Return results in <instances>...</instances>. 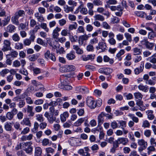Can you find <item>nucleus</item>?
Instances as JSON below:
<instances>
[{
    "instance_id": "f257e3e1",
    "label": "nucleus",
    "mask_w": 156,
    "mask_h": 156,
    "mask_svg": "<svg viewBox=\"0 0 156 156\" xmlns=\"http://www.w3.org/2000/svg\"><path fill=\"white\" fill-rule=\"evenodd\" d=\"M69 76L68 75H63L61 76L60 79L61 83L58 85L60 88L68 90L72 89V87L67 85V82L66 80L67 78L69 77Z\"/></svg>"
},
{
    "instance_id": "f03ea898",
    "label": "nucleus",
    "mask_w": 156,
    "mask_h": 156,
    "mask_svg": "<svg viewBox=\"0 0 156 156\" xmlns=\"http://www.w3.org/2000/svg\"><path fill=\"white\" fill-rule=\"evenodd\" d=\"M116 143L113 144L114 147L115 148L119 147V144H122L123 145H125L129 142V140L127 138L124 137L119 138L116 141Z\"/></svg>"
},
{
    "instance_id": "7ed1b4c3",
    "label": "nucleus",
    "mask_w": 156,
    "mask_h": 156,
    "mask_svg": "<svg viewBox=\"0 0 156 156\" xmlns=\"http://www.w3.org/2000/svg\"><path fill=\"white\" fill-rule=\"evenodd\" d=\"M69 143L72 146H80L82 145V141L78 138L71 137L68 141Z\"/></svg>"
},
{
    "instance_id": "20e7f679",
    "label": "nucleus",
    "mask_w": 156,
    "mask_h": 156,
    "mask_svg": "<svg viewBox=\"0 0 156 156\" xmlns=\"http://www.w3.org/2000/svg\"><path fill=\"white\" fill-rule=\"evenodd\" d=\"M141 42L143 45L148 50H152L154 48V43L149 42L147 39H143Z\"/></svg>"
},
{
    "instance_id": "39448f33",
    "label": "nucleus",
    "mask_w": 156,
    "mask_h": 156,
    "mask_svg": "<svg viewBox=\"0 0 156 156\" xmlns=\"http://www.w3.org/2000/svg\"><path fill=\"white\" fill-rule=\"evenodd\" d=\"M87 105L91 109H94L97 106V103L92 97H87L86 100Z\"/></svg>"
},
{
    "instance_id": "423d86ee",
    "label": "nucleus",
    "mask_w": 156,
    "mask_h": 156,
    "mask_svg": "<svg viewBox=\"0 0 156 156\" xmlns=\"http://www.w3.org/2000/svg\"><path fill=\"white\" fill-rule=\"evenodd\" d=\"M90 151L88 147H84V149L81 148L77 151L78 154L82 156H90V154L89 152Z\"/></svg>"
},
{
    "instance_id": "0eeeda50",
    "label": "nucleus",
    "mask_w": 156,
    "mask_h": 156,
    "mask_svg": "<svg viewBox=\"0 0 156 156\" xmlns=\"http://www.w3.org/2000/svg\"><path fill=\"white\" fill-rule=\"evenodd\" d=\"M3 46L2 50L4 52L10 50L11 48L10 46L11 43L10 41L8 40H5L3 41Z\"/></svg>"
},
{
    "instance_id": "6e6552de",
    "label": "nucleus",
    "mask_w": 156,
    "mask_h": 156,
    "mask_svg": "<svg viewBox=\"0 0 156 156\" xmlns=\"http://www.w3.org/2000/svg\"><path fill=\"white\" fill-rule=\"evenodd\" d=\"M32 143L31 142H28L24 144L25 151L27 154H31L33 151V147L31 146Z\"/></svg>"
},
{
    "instance_id": "1a4fd4ad",
    "label": "nucleus",
    "mask_w": 156,
    "mask_h": 156,
    "mask_svg": "<svg viewBox=\"0 0 156 156\" xmlns=\"http://www.w3.org/2000/svg\"><path fill=\"white\" fill-rule=\"evenodd\" d=\"M44 116L47 119L50 123L52 124L56 120V118L54 117L53 114L52 113L49 114L48 112H45Z\"/></svg>"
},
{
    "instance_id": "9d476101",
    "label": "nucleus",
    "mask_w": 156,
    "mask_h": 156,
    "mask_svg": "<svg viewBox=\"0 0 156 156\" xmlns=\"http://www.w3.org/2000/svg\"><path fill=\"white\" fill-rule=\"evenodd\" d=\"M44 56L47 59H51L52 61L55 62L56 61V58L55 56L52 54L51 53L49 50L47 51L44 54Z\"/></svg>"
},
{
    "instance_id": "9b49d317",
    "label": "nucleus",
    "mask_w": 156,
    "mask_h": 156,
    "mask_svg": "<svg viewBox=\"0 0 156 156\" xmlns=\"http://www.w3.org/2000/svg\"><path fill=\"white\" fill-rule=\"evenodd\" d=\"M49 44L53 48L56 49V52L57 54L59 53V54H61L65 53V51L63 47H61L60 48H59L60 45L58 44L57 45H55L54 46L52 45V44L51 43H50Z\"/></svg>"
},
{
    "instance_id": "f8f14e48",
    "label": "nucleus",
    "mask_w": 156,
    "mask_h": 156,
    "mask_svg": "<svg viewBox=\"0 0 156 156\" xmlns=\"http://www.w3.org/2000/svg\"><path fill=\"white\" fill-rule=\"evenodd\" d=\"M89 36L86 34L80 36L78 38L79 44L80 45H82L84 42V41H86L88 40Z\"/></svg>"
},
{
    "instance_id": "ddd939ff",
    "label": "nucleus",
    "mask_w": 156,
    "mask_h": 156,
    "mask_svg": "<svg viewBox=\"0 0 156 156\" xmlns=\"http://www.w3.org/2000/svg\"><path fill=\"white\" fill-rule=\"evenodd\" d=\"M107 46L105 43L103 42H99L96 48L97 50L101 49L102 51H104L106 50Z\"/></svg>"
},
{
    "instance_id": "4468645a",
    "label": "nucleus",
    "mask_w": 156,
    "mask_h": 156,
    "mask_svg": "<svg viewBox=\"0 0 156 156\" xmlns=\"http://www.w3.org/2000/svg\"><path fill=\"white\" fill-rule=\"evenodd\" d=\"M105 112H101L98 116V122L99 125H101L104 122V116H105Z\"/></svg>"
},
{
    "instance_id": "2eb2a0df",
    "label": "nucleus",
    "mask_w": 156,
    "mask_h": 156,
    "mask_svg": "<svg viewBox=\"0 0 156 156\" xmlns=\"http://www.w3.org/2000/svg\"><path fill=\"white\" fill-rule=\"evenodd\" d=\"M61 28L58 27H56L53 30L52 32V37L55 40L56 38H57V37L59 36V34L58 32H59Z\"/></svg>"
},
{
    "instance_id": "dca6fc26",
    "label": "nucleus",
    "mask_w": 156,
    "mask_h": 156,
    "mask_svg": "<svg viewBox=\"0 0 156 156\" xmlns=\"http://www.w3.org/2000/svg\"><path fill=\"white\" fill-rule=\"evenodd\" d=\"M95 55L94 54L89 55H83L82 56L83 60L84 61L94 59L95 58Z\"/></svg>"
},
{
    "instance_id": "f3484780",
    "label": "nucleus",
    "mask_w": 156,
    "mask_h": 156,
    "mask_svg": "<svg viewBox=\"0 0 156 156\" xmlns=\"http://www.w3.org/2000/svg\"><path fill=\"white\" fill-rule=\"evenodd\" d=\"M66 57L68 60H74L76 58L75 53L73 51H71L66 54Z\"/></svg>"
},
{
    "instance_id": "a211bd4d",
    "label": "nucleus",
    "mask_w": 156,
    "mask_h": 156,
    "mask_svg": "<svg viewBox=\"0 0 156 156\" xmlns=\"http://www.w3.org/2000/svg\"><path fill=\"white\" fill-rule=\"evenodd\" d=\"M137 143L139 146L140 147H143L144 148H146L147 146V142L143 139L138 140Z\"/></svg>"
},
{
    "instance_id": "6ab92c4d",
    "label": "nucleus",
    "mask_w": 156,
    "mask_h": 156,
    "mask_svg": "<svg viewBox=\"0 0 156 156\" xmlns=\"http://www.w3.org/2000/svg\"><path fill=\"white\" fill-rule=\"evenodd\" d=\"M69 116V114L67 112H64L60 115L61 121L62 122H64L66 121V118Z\"/></svg>"
},
{
    "instance_id": "aec40b11",
    "label": "nucleus",
    "mask_w": 156,
    "mask_h": 156,
    "mask_svg": "<svg viewBox=\"0 0 156 156\" xmlns=\"http://www.w3.org/2000/svg\"><path fill=\"white\" fill-rule=\"evenodd\" d=\"M76 90L83 94L87 93L89 92L88 89L86 87H77L76 88Z\"/></svg>"
},
{
    "instance_id": "412c9836",
    "label": "nucleus",
    "mask_w": 156,
    "mask_h": 156,
    "mask_svg": "<svg viewBox=\"0 0 156 156\" xmlns=\"http://www.w3.org/2000/svg\"><path fill=\"white\" fill-rule=\"evenodd\" d=\"M34 16L39 22L42 23L44 20V17L41 15L38 12H37L34 14Z\"/></svg>"
},
{
    "instance_id": "4be33fe9",
    "label": "nucleus",
    "mask_w": 156,
    "mask_h": 156,
    "mask_svg": "<svg viewBox=\"0 0 156 156\" xmlns=\"http://www.w3.org/2000/svg\"><path fill=\"white\" fill-rule=\"evenodd\" d=\"M156 54H154L151 56L148 57L147 59V60L149 61L150 62L153 64L156 63Z\"/></svg>"
},
{
    "instance_id": "5701e85b",
    "label": "nucleus",
    "mask_w": 156,
    "mask_h": 156,
    "mask_svg": "<svg viewBox=\"0 0 156 156\" xmlns=\"http://www.w3.org/2000/svg\"><path fill=\"white\" fill-rule=\"evenodd\" d=\"M85 120V118H81L77 120L74 124V126H80Z\"/></svg>"
},
{
    "instance_id": "b1692460",
    "label": "nucleus",
    "mask_w": 156,
    "mask_h": 156,
    "mask_svg": "<svg viewBox=\"0 0 156 156\" xmlns=\"http://www.w3.org/2000/svg\"><path fill=\"white\" fill-rule=\"evenodd\" d=\"M73 49L76 51V53L78 54H81L83 53V51L76 45L73 46Z\"/></svg>"
},
{
    "instance_id": "393cba45",
    "label": "nucleus",
    "mask_w": 156,
    "mask_h": 156,
    "mask_svg": "<svg viewBox=\"0 0 156 156\" xmlns=\"http://www.w3.org/2000/svg\"><path fill=\"white\" fill-rule=\"evenodd\" d=\"M138 87L139 90L144 91L145 92H147L148 90V87L147 86H144L143 84L139 85Z\"/></svg>"
},
{
    "instance_id": "a878e982",
    "label": "nucleus",
    "mask_w": 156,
    "mask_h": 156,
    "mask_svg": "<svg viewBox=\"0 0 156 156\" xmlns=\"http://www.w3.org/2000/svg\"><path fill=\"white\" fill-rule=\"evenodd\" d=\"M94 17L95 20H99L101 21H103L105 20V18L104 17L100 14H96L94 16Z\"/></svg>"
},
{
    "instance_id": "bb28decb",
    "label": "nucleus",
    "mask_w": 156,
    "mask_h": 156,
    "mask_svg": "<svg viewBox=\"0 0 156 156\" xmlns=\"http://www.w3.org/2000/svg\"><path fill=\"white\" fill-rule=\"evenodd\" d=\"M16 27L12 24L9 25L6 28V31L9 33L14 32Z\"/></svg>"
},
{
    "instance_id": "cd10ccee",
    "label": "nucleus",
    "mask_w": 156,
    "mask_h": 156,
    "mask_svg": "<svg viewBox=\"0 0 156 156\" xmlns=\"http://www.w3.org/2000/svg\"><path fill=\"white\" fill-rule=\"evenodd\" d=\"M21 124L29 126H31V123L30 120L28 118H24Z\"/></svg>"
},
{
    "instance_id": "c85d7f7f",
    "label": "nucleus",
    "mask_w": 156,
    "mask_h": 156,
    "mask_svg": "<svg viewBox=\"0 0 156 156\" xmlns=\"http://www.w3.org/2000/svg\"><path fill=\"white\" fill-rule=\"evenodd\" d=\"M133 55H140L141 54L142 50L137 48H135L133 49Z\"/></svg>"
},
{
    "instance_id": "c756f323",
    "label": "nucleus",
    "mask_w": 156,
    "mask_h": 156,
    "mask_svg": "<svg viewBox=\"0 0 156 156\" xmlns=\"http://www.w3.org/2000/svg\"><path fill=\"white\" fill-rule=\"evenodd\" d=\"M146 113H147L148 118L149 120H152L154 118V116L153 114V111L152 110H148L146 112Z\"/></svg>"
},
{
    "instance_id": "7c9ffc66",
    "label": "nucleus",
    "mask_w": 156,
    "mask_h": 156,
    "mask_svg": "<svg viewBox=\"0 0 156 156\" xmlns=\"http://www.w3.org/2000/svg\"><path fill=\"white\" fill-rule=\"evenodd\" d=\"M42 152L41 148L39 147H37L35 148V156H41Z\"/></svg>"
},
{
    "instance_id": "2f4dec72",
    "label": "nucleus",
    "mask_w": 156,
    "mask_h": 156,
    "mask_svg": "<svg viewBox=\"0 0 156 156\" xmlns=\"http://www.w3.org/2000/svg\"><path fill=\"white\" fill-rule=\"evenodd\" d=\"M73 7L69 6L68 5H66L64 7V11L66 13H69L70 12H73Z\"/></svg>"
},
{
    "instance_id": "473e14b6",
    "label": "nucleus",
    "mask_w": 156,
    "mask_h": 156,
    "mask_svg": "<svg viewBox=\"0 0 156 156\" xmlns=\"http://www.w3.org/2000/svg\"><path fill=\"white\" fill-rule=\"evenodd\" d=\"M38 57L39 56L37 55L33 54L29 55L28 57V58L30 61L32 62H34L37 59Z\"/></svg>"
},
{
    "instance_id": "72a5a7b5",
    "label": "nucleus",
    "mask_w": 156,
    "mask_h": 156,
    "mask_svg": "<svg viewBox=\"0 0 156 156\" xmlns=\"http://www.w3.org/2000/svg\"><path fill=\"white\" fill-rule=\"evenodd\" d=\"M128 116L132 120V121L134 122H135V123H137L138 122V118L135 116L134 114L129 113L128 114Z\"/></svg>"
},
{
    "instance_id": "f704fd0d",
    "label": "nucleus",
    "mask_w": 156,
    "mask_h": 156,
    "mask_svg": "<svg viewBox=\"0 0 156 156\" xmlns=\"http://www.w3.org/2000/svg\"><path fill=\"white\" fill-rule=\"evenodd\" d=\"M110 8L112 11H115L116 10L119 11H122V10L120 5H118L117 6H112L110 7Z\"/></svg>"
},
{
    "instance_id": "c9c22d12",
    "label": "nucleus",
    "mask_w": 156,
    "mask_h": 156,
    "mask_svg": "<svg viewBox=\"0 0 156 156\" xmlns=\"http://www.w3.org/2000/svg\"><path fill=\"white\" fill-rule=\"evenodd\" d=\"M134 95L135 98L138 100H141L143 97V95L139 92L134 93Z\"/></svg>"
},
{
    "instance_id": "e433bc0d",
    "label": "nucleus",
    "mask_w": 156,
    "mask_h": 156,
    "mask_svg": "<svg viewBox=\"0 0 156 156\" xmlns=\"http://www.w3.org/2000/svg\"><path fill=\"white\" fill-rule=\"evenodd\" d=\"M104 61L105 62H109L110 64H112L114 62V60L112 58H110L107 55H105L103 57Z\"/></svg>"
},
{
    "instance_id": "4c0bfd02",
    "label": "nucleus",
    "mask_w": 156,
    "mask_h": 156,
    "mask_svg": "<svg viewBox=\"0 0 156 156\" xmlns=\"http://www.w3.org/2000/svg\"><path fill=\"white\" fill-rule=\"evenodd\" d=\"M18 55V52L16 51H14L12 52L10 54L6 55V58H10V57L12 58H16L17 57Z\"/></svg>"
},
{
    "instance_id": "58836bf2",
    "label": "nucleus",
    "mask_w": 156,
    "mask_h": 156,
    "mask_svg": "<svg viewBox=\"0 0 156 156\" xmlns=\"http://www.w3.org/2000/svg\"><path fill=\"white\" fill-rule=\"evenodd\" d=\"M25 15V12L24 11L22 10H19L16 12L15 15L18 18L20 17L23 16Z\"/></svg>"
},
{
    "instance_id": "ea45409f",
    "label": "nucleus",
    "mask_w": 156,
    "mask_h": 156,
    "mask_svg": "<svg viewBox=\"0 0 156 156\" xmlns=\"http://www.w3.org/2000/svg\"><path fill=\"white\" fill-rule=\"evenodd\" d=\"M12 40L15 42H18L20 39V37L19 36L17 33L14 34L12 36Z\"/></svg>"
},
{
    "instance_id": "a19ab883",
    "label": "nucleus",
    "mask_w": 156,
    "mask_h": 156,
    "mask_svg": "<svg viewBox=\"0 0 156 156\" xmlns=\"http://www.w3.org/2000/svg\"><path fill=\"white\" fill-rule=\"evenodd\" d=\"M119 21V18L116 16H114L111 19V23L112 24L118 23Z\"/></svg>"
},
{
    "instance_id": "79ce46f5",
    "label": "nucleus",
    "mask_w": 156,
    "mask_h": 156,
    "mask_svg": "<svg viewBox=\"0 0 156 156\" xmlns=\"http://www.w3.org/2000/svg\"><path fill=\"white\" fill-rule=\"evenodd\" d=\"M9 70L5 68L3 69L0 72V75L4 77L5 76V75L9 73Z\"/></svg>"
},
{
    "instance_id": "37998d69",
    "label": "nucleus",
    "mask_w": 156,
    "mask_h": 156,
    "mask_svg": "<svg viewBox=\"0 0 156 156\" xmlns=\"http://www.w3.org/2000/svg\"><path fill=\"white\" fill-rule=\"evenodd\" d=\"M55 40L57 42L63 43L66 41V39L64 37L62 36L61 37H57V38H56Z\"/></svg>"
},
{
    "instance_id": "c03bdc74",
    "label": "nucleus",
    "mask_w": 156,
    "mask_h": 156,
    "mask_svg": "<svg viewBox=\"0 0 156 156\" xmlns=\"http://www.w3.org/2000/svg\"><path fill=\"white\" fill-rule=\"evenodd\" d=\"M30 69L31 70H33L34 73L35 74H37L41 73V70L39 68H34V67L32 66L31 65H30Z\"/></svg>"
},
{
    "instance_id": "a18cd8bd",
    "label": "nucleus",
    "mask_w": 156,
    "mask_h": 156,
    "mask_svg": "<svg viewBox=\"0 0 156 156\" xmlns=\"http://www.w3.org/2000/svg\"><path fill=\"white\" fill-rule=\"evenodd\" d=\"M18 18L15 15L14 16H12L11 18V20L12 23L16 25H18L19 24L18 21Z\"/></svg>"
},
{
    "instance_id": "49530a36",
    "label": "nucleus",
    "mask_w": 156,
    "mask_h": 156,
    "mask_svg": "<svg viewBox=\"0 0 156 156\" xmlns=\"http://www.w3.org/2000/svg\"><path fill=\"white\" fill-rule=\"evenodd\" d=\"M135 13L137 16L142 18H144L146 16V14L143 11H136Z\"/></svg>"
},
{
    "instance_id": "de8ad7c7",
    "label": "nucleus",
    "mask_w": 156,
    "mask_h": 156,
    "mask_svg": "<svg viewBox=\"0 0 156 156\" xmlns=\"http://www.w3.org/2000/svg\"><path fill=\"white\" fill-rule=\"evenodd\" d=\"M143 64L142 65V67L141 66H140V68H136L134 70V72L136 74H138L140 73L141 72L143 71V68H144V63H143Z\"/></svg>"
},
{
    "instance_id": "09e8293b",
    "label": "nucleus",
    "mask_w": 156,
    "mask_h": 156,
    "mask_svg": "<svg viewBox=\"0 0 156 156\" xmlns=\"http://www.w3.org/2000/svg\"><path fill=\"white\" fill-rule=\"evenodd\" d=\"M156 37V34L153 31H152L148 33V39H152Z\"/></svg>"
},
{
    "instance_id": "8fccbe9b",
    "label": "nucleus",
    "mask_w": 156,
    "mask_h": 156,
    "mask_svg": "<svg viewBox=\"0 0 156 156\" xmlns=\"http://www.w3.org/2000/svg\"><path fill=\"white\" fill-rule=\"evenodd\" d=\"M59 70L62 73L69 72L67 65L61 67L59 69Z\"/></svg>"
},
{
    "instance_id": "3c124183",
    "label": "nucleus",
    "mask_w": 156,
    "mask_h": 156,
    "mask_svg": "<svg viewBox=\"0 0 156 156\" xmlns=\"http://www.w3.org/2000/svg\"><path fill=\"white\" fill-rule=\"evenodd\" d=\"M112 72V69L109 68H105L103 70V73L106 75H109Z\"/></svg>"
},
{
    "instance_id": "603ef678",
    "label": "nucleus",
    "mask_w": 156,
    "mask_h": 156,
    "mask_svg": "<svg viewBox=\"0 0 156 156\" xmlns=\"http://www.w3.org/2000/svg\"><path fill=\"white\" fill-rule=\"evenodd\" d=\"M39 124L37 122H34V127L31 130L34 133H35L37 132L39 127Z\"/></svg>"
},
{
    "instance_id": "864d4df0",
    "label": "nucleus",
    "mask_w": 156,
    "mask_h": 156,
    "mask_svg": "<svg viewBox=\"0 0 156 156\" xmlns=\"http://www.w3.org/2000/svg\"><path fill=\"white\" fill-rule=\"evenodd\" d=\"M77 27V24L76 22H74L73 24L70 25L69 26V29L71 30L73 29H76Z\"/></svg>"
},
{
    "instance_id": "5fc2aeb1",
    "label": "nucleus",
    "mask_w": 156,
    "mask_h": 156,
    "mask_svg": "<svg viewBox=\"0 0 156 156\" xmlns=\"http://www.w3.org/2000/svg\"><path fill=\"white\" fill-rule=\"evenodd\" d=\"M111 126L113 129H115L118 127V123L115 121H113L111 123Z\"/></svg>"
},
{
    "instance_id": "6e6d98bb",
    "label": "nucleus",
    "mask_w": 156,
    "mask_h": 156,
    "mask_svg": "<svg viewBox=\"0 0 156 156\" xmlns=\"http://www.w3.org/2000/svg\"><path fill=\"white\" fill-rule=\"evenodd\" d=\"M150 126V124L148 121L147 120H145L143 121L142 123V127L145 128H148Z\"/></svg>"
},
{
    "instance_id": "4d7b16f0",
    "label": "nucleus",
    "mask_w": 156,
    "mask_h": 156,
    "mask_svg": "<svg viewBox=\"0 0 156 156\" xmlns=\"http://www.w3.org/2000/svg\"><path fill=\"white\" fill-rule=\"evenodd\" d=\"M11 124L10 122L6 123L5 125V128L6 130L10 131L11 130L12 127Z\"/></svg>"
},
{
    "instance_id": "13d9d810",
    "label": "nucleus",
    "mask_w": 156,
    "mask_h": 156,
    "mask_svg": "<svg viewBox=\"0 0 156 156\" xmlns=\"http://www.w3.org/2000/svg\"><path fill=\"white\" fill-rule=\"evenodd\" d=\"M124 36L126 40L130 42L132 40L131 35L127 33H125L124 34Z\"/></svg>"
},
{
    "instance_id": "bf43d9fd",
    "label": "nucleus",
    "mask_w": 156,
    "mask_h": 156,
    "mask_svg": "<svg viewBox=\"0 0 156 156\" xmlns=\"http://www.w3.org/2000/svg\"><path fill=\"white\" fill-rule=\"evenodd\" d=\"M70 33L68 32V30L67 29L62 30L61 32V35L63 37L66 36L68 34L70 35Z\"/></svg>"
},
{
    "instance_id": "052dcab7",
    "label": "nucleus",
    "mask_w": 156,
    "mask_h": 156,
    "mask_svg": "<svg viewBox=\"0 0 156 156\" xmlns=\"http://www.w3.org/2000/svg\"><path fill=\"white\" fill-rule=\"evenodd\" d=\"M40 27H41L46 32H48L49 29L47 27V25L45 23H41L40 24Z\"/></svg>"
},
{
    "instance_id": "680f3d73",
    "label": "nucleus",
    "mask_w": 156,
    "mask_h": 156,
    "mask_svg": "<svg viewBox=\"0 0 156 156\" xmlns=\"http://www.w3.org/2000/svg\"><path fill=\"white\" fill-rule=\"evenodd\" d=\"M87 51L89 52H93L94 51V47L93 45L90 44L86 47Z\"/></svg>"
},
{
    "instance_id": "e2e57ef3",
    "label": "nucleus",
    "mask_w": 156,
    "mask_h": 156,
    "mask_svg": "<svg viewBox=\"0 0 156 156\" xmlns=\"http://www.w3.org/2000/svg\"><path fill=\"white\" fill-rule=\"evenodd\" d=\"M117 2L116 0H108L106 2L107 5H115Z\"/></svg>"
},
{
    "instance_id": "0e129e2a",
    "label": "nucleus",
    "mask_w": 156,
    "mask_h": 156,
    "mask_svg": "<svg viewBox=\"0 0 156 156\" xmlns=\"http://www.w3.org/2000/svg\"><path fill=\"white\" fill-rule=\"evenodd\" d=\"M93 3L96 6L102 5V2L100 0H93Z\"/></svg>"
},
{
    "instance_id": "69168bd1",
    "label": "nucleus",
    "mask_w": 156,
    "mask_h": 156,
    "mask_svg": "<svg viewBox=\"0 0 156 156\" xmlns=\"http://www.w3.org/2000/svg\"><path fill=\"white\" fill-rule=\"evenodd\" d=\"M36 119L40 122H42L44 121V118L42 114H38L36 116Z\"/></svg>"
},
{
    "instance_id": "338daca9",
    "label": "nucleus",
    "mask_w": 156,
    "mask_h": 156,
    "mask_svg": "<svg viewBox=\"0 0 156 156\" xmlns=\"http://www.w3.org/2000/svg\"><path fill=\"white\" fill-rule=\"evenodd\" d=\"M35 33H34V31L30 30L29 32V34L30 35V40L32 41H34L35 37V36L34 35Z\"/></svg>"
},
{
    "instance_id": "774afa93",
    "label": "nucleus",
    "mask_w": 156,
    "mask_h": 156,
    "mask_svg": "<svg viewBox=\"0 0 156 156\" xmlns=\"http://www.w3.org/2000/svg\"><path fill=\"white\" fill-rule=\"evenodd\" d=\"M15 48L16 49H21L23 48V44L21 43H17L15 44Z\"/></svg>"
}]
</instances>
